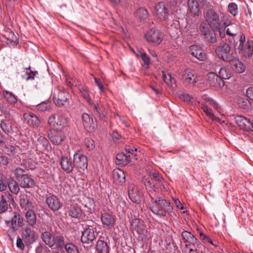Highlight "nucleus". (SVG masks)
Returning a JSON list of instances; mask_svg holds the SVG:
<instances>
[{"label": "nucleus", "mask_w": 253, "mask_h": 253, "mask_svg": "<svg viewBox=\"0 0 253 253\" xmlns=\"http://www.w3.org/2000/svg\"><path fill=\"white\" fill-rule=\"evenodd\" d=\"M46 202L49 208L54 211L58 210L61 207L60 201L54 195L47 197Z\"/></svg>", "instance_id": "5701e85b"}, {"label": "nucleus", "mask_w": 253, "mask_h": 253, "mask_svg": "<svg viewBox=\"0 0 253 253\" xmlns=\"http://www.w3.org/2000/svg\"><path fill=\"white\" fill-rule=\"evenodd\" d=\"M246 94L247 97L253 101V87H250L247 89Z\"/></svg>", "instance_id": "69168bd1"}, {"label": "nucleus", "mask_w": 253, "mask_h": 253, "mask_svg": "<svg viewBox=\"0 0 253 253\" xmlns=\"http://www.w3.org/2000/svg\"><path fill=\"white\" fill-rule=\"evenodd\" d=\"M80 91L83 97L87 100L90 105L92 106L94 110L96 111L97 113L100 115L101 112V108H99L98 106L94 105L91 101L88 90L85 88L82 87L80 88Z\"/></svg>", "instance_id": "a878e982"}, {"label": "nucleus", "mask_w": 253, "mask_h": 253, "mask_svg": "<svg viewBox=\"0 0 253 253\" xmlns=\"http://www.w3.org/2000/svg\"><path fill=\"white\" fill-rule=\"evenodd\" d=\"M131 225L133 228L137 231L138 233H141V231L143 228V225L142 221L138 219H134L132 221Z\"/></svg>", "instance_id": "49530a36"}, {"label": "nucleus", "mask_w": 253, "mask_h": 253, "mask_svg": "<svg viewBox=\"0 0 253 253\" xmlns=\"http://www.w3.org/2000/svg\"><path fill=\"white\" fill-rule=\"evenodd\" d=\"M149 195L151 198L150 208L153 213L165 216L167 212L172 211V207L170 203L165 199H161L156 191L154 190Z\"/></svg>", "instance_id": "f257e3e1"}, {"label": "nucleus", "mask_w": 253, "mask_h": 253, "mask_svg": "<svg viewBox=\"0 0 253 253\" xmlns=\"http://www.w3.org/2000/svg\"><path fill=\"white\" fill-rule=\"evenodd\" d=\"M20 186L22 188H29L33 187L35 185L34 180L31 176L26 174L18 180Z\"/></svg>", "instance_id": "4be33fe9"}, {"label": "nucleus", "mask_w": 253, "mask_h": 253, "mask_svg": "<svg viewBox=\"0 0 253 253\" xmlns=\"http://www.w3.org/2000/svg\"><path fill=\"white\" fill-rule=\"evenodd\" d=\"M208 82L211 86L215 87H221L224 85L223 80L213 72H210L208 74Z\"/></svg>", "instance_id": "2eb2a0df"}, {"label": "nucleus", "mask_w": 253, "mask_h": 253, "mask_svg": "<svg viewBox=\"0 0 253 253\" xmlns=\"http://www.w3.org/2000/svg\"><path fill=\"white\" fill-rule=\"evenodd\" d=\"M146 40L151 42L157 44L160 43L162 41V35L159 32L151 29L147 32L145 36Z\"/></svg>", "instance_id": "dca6fc26"}, {"label": "nucleus", "mask_w": 253, "mask_h": 253, "mask_svg": "<svg viewBox=\"0 0 253 253\" xmlns=\"http://www.w3.org/2000/svg\"><path fill=\"white\" fill-rule=\"evenodd\" d=\"M162 78L165 83L169 87H171L172 84L175 82V80L172 78L170 74H168L167 75L164 71L162 72Z\"/></svg>", "instance_id": "79ce46f5"}, {"label": "nucleus", "mask_w": 253, "mask_h": 253, "mask_svg": "<svg viewBox=\"0 0 253 253\" xmlns=\"http://www.w3.org/2000/svg\"><path fill=\"white\" fill-rule=\"evenodd\" d=\"M65 248L68 253H79L77 247L72 243L67 244Z\"/></svg>", "instance_id": "6e6d98bb"}, {"label": "nucleus", "mask_w": 253, "mask_h": 253, "mask_svg": "<svg viewBox=\"0 0 253 253\" xmlns=\"http://www.w3.org/2000/svg\"><path fill=\"white\" fill-rule=\"evenodd\" d=\"M3 151L5 153L9 155H13L20 152V149L18 146L6 145L4 147Z\"/></svg>", "instance_id": "4c0bfd02"}, {"label": "nucleus", "mask_w": 253, "mask_h": 253, "mask_svg": "<svg viewBox=\"0 0 253 253\" xmlns=\"http://www.w3.org/2000/svg\"><path fill=\"white\" fill-rule=\"evenodd\" d=\"M42 240L49 247L54 245V240L50 233L47 231L43 232L41 235Z\"/></svg>", "instance_id": "c756f323"}, {"label": "nucleus", "mask_w": 253, "mask_h": 253, "mask_svg": "<svg viewBox=\"0 0 253 253\" xmlns=\"http://www.w3.org/2000/svg\"><path fill=\"white\" fill-rule=\"evenodd\" d=\"M139 53L140 56L144 62V64L148 65L150 62L149 58L147 57L145 53L140 52Z\"/></svg>", "instance_id": "0e129e2a"}, {"label": "nucleus", "mask_w": 253, "mask_h": 253, "mask_svg": "<svg viewBox=\"0 0 253 253\" xmlns=\"http://www.w3.org/2000/svg\"><path fill=\"white\" fill-rule=\"evenodd\" d=\"M200 29L208 41L212 43L216 42L215 34L209 29L206 23H202L200 26Z\"/></svg>", "instance_id": "f3484780"}, {"label": "nucleus", "mask_w": 253, "mask_h": 253, "mask_svg": "<svg viewBox=\"0 0 253 253\" xmlns=\"http://www.w3.org/2000/svg\"><path fill=\"white\" fill-rule=\"evenodd\" d=\"M26 172V169H23L20 168H17L15 169L14 171V174L17 181L19 180L21 177L27 174Z\"/></svg>", "instance_id": "8fccbe9b"}, {"label": "nucleus", "mask_w": 253, "mask_h": 253, "mask_svg": "<svg viewBox=\"0 0 253 253\" xmlns=\"http://www.w3.org/2000/svg\"><path fill=\"white\" fill-rule=\"evenodd\" d=\"M68 118L63 113H57L51 115L48 120V124L52 129L56 131H61L66 126Z\"/></svg>", "instance_id": "f03ea898"}, {"label": "nucleus", "mask_w": 253, "mask_h": 253, "mask_svg": "<svg viewBox=\"0 0 253 253\" xmlns=\"http://www.w3.org/2000/svg\"><path fill=\"white\" fill-rule=\"evenodd\" d=\"M188 7L189 12L194 15H199V6L198 2L196 0H189Z\"/></svg>", "instance_id": "c85d7f7f"}, {"label": "nucleus", "mask_w": 253, "mask_h": 253, "mask_svg": "<svg viewBox=\"0 0 253 253\" xmlns=\"http://www.w3.org/2000/svg\"><path fill=\"white\" fill-rule=\"evenodd\" d=\"M23 119L28 125L34 127L38 126L40 125V121L38 117L32 113H25L23 115Z\"/></svg>", "instance_id": "a211bd4d"}, {"label": "nucleus", "mask_w": 253, "mask_h": 253, "mask_svg": "<svg viewBox=\"0 0 253 253\" xmlns=\"http://www.w3.org/2000/svg\"><path fill=\"white\" fill-rule=\"evenodd\" d=\"M238 49L245 57H250L253 53V41H248L245 42V37L242 35L239 41Z\"/></svg>", "instance_id": "0eeeda50"}, {"label": "nucleus", "mask_w": 253, "mask_h": 253, "mask_svg": "<svg viewBox=\"0 0 253 253\" xmlns=\"http://www.w3.org/2000/svg\"><path fill=\"white\" fill-rule=\"evenodd\" d=\"M96 250L98 253H108L109 248L106 243L98 240L96 244Z\"/></svg>", "instance_id": "58836bf2"}, {"label": "nucleus", "mask_w": 253, "mask_h": 253, "mask_svg": "<svg viewBox=\"0 0 253 253\" xmlns=\"http://www.w3.org/2000/svg\"><path fill=\"white\" fill-rule=\"evenodd\" d=\"M25 217L26 221L29 225L33 226L36 224V215L33 211H28L26 213Z\"/></svg>", "instance_id": "2f4dec72"}, {"label": "nucleus", "mask_w": 253, "mask_h": 253, "mask_svg": "<svg viewBox=\"0 0 253 253\" xmlns=\"http://www.w3.org/2000/svg\"><path fill=\"white\" fill-rule=\"evenodd\" d=\"M37 74V72H32L29 68L26 69V71L24 74L22 75V78L26 81H28L29 80H33L34 79L35 76Z\"/></svg>", "instance_id": "de8ad7c7"}, {"label": "nucleus", "mask_w": 253, "mask_h": 253, "mask_svg": "<svg viewBox=\"0 0 253 253\" xmlns=\"http://www.w3.org/2000/svg\"><path fill=\"white\" fill-rule=\"evenodd\" d=\"M223 24H221V27H222L221 31H224L226 27H228L230 25H232L230 20V17L228 15H223L222 18Z\"/></svg>", "instance_id": "864d4df0"}, {"label": "nucleus", "mask_w": 253, "mask_h": 253, "mask_svg": "<svg viewBox=\"0 0 253 253\" xmlns=\"http://www.w3.org/2000/svg\"><path fill=\"white\" fill-rule=\"evenodd\" d=\"M155 13L161 20H166L169 15V10L163 2H159L155 6Z\"/></svg>", "instance_id": "9d476101"}, {"label": "nucleus", "mask_w": 253, "mask_h": 253, "mask_svg": "<svg viewBox=\"0 0 253 253\" xmlns=\"http://www.w3.org/2000/svg\"><path fill=\"white\" fill-rule=\"evenodd\" d=\"M100 219L104 227L106 228H111L115 225V216L110 213L106 212L102 213Z\"/></svg>", "instance_id": "4468645a"}, {"label": "nucleus", "mask_w": 253, "mask_h": 253, "mask_svg": "<svg viewBox=\"0 0 253 253\" xmlns=\"http://www.w3.org/2000/svg\"><path fill=\"white\" fill-rule=\"evenodd\" d=\"M54 240V245L56 246L57 248H62L64 246V238L63 237L61 236H57Z\"/></svg>", "instance_id": "4d7b16f0"}, {"label": "nucleus", "mask_w": 253, "mask_h": 253, "mask_svg": "<svg viewBox=\"0 0 253 253\" xmlns=\"http://www.w3.org/2000/svg\"><path fill=\"white\" fill-rule=\"evenodd\" d=\"M0 127L5 132L9 133L12 131L11 125L8 120H2L1 121Z\"/></svg>", "instance_id": "c03bdc74"}, {"label": "nucleus", "mask_w": 253, "mask_h": 253, "mask_svg": "<svg viewBox=\"0 0 253 253\" xmlns=\"http://www.w3.org/2000/svg\"><path fill=\"white\" fill-rule=\"evenodd\" d=\"M143 181L145 184V185L147 189L148 190L149 194L151 193L152 192H154V190L156 191L155 189V187H160L161 189H163V187L164 189H166L165 187V183H163V184H162V183H159L158 182L157 178L154 179V180L153 181H151L150 179H149L148 178H146V177H144L143 178Z\"/></svg>", "instance_id": "ddd939ff"}, {"label": "nucleus", "mask_w": 253, "mask_h": 253, "mask_svg": "<svg viewBox=\"0 0 253 253\" xmlns=\"http://www.w3.org/2000/svg\"><path fill=\"white\" fill-rule=\"evenodd\" d=\"M219 77L222 80L223 79H228L231 77V73L226 68H222L219 70Z\"/></svg>", "instance_id": "09e8293b"}, {"label": "nucleus", "mask_w": 253, "mask_h": 253, "mask_svg": "<svg viewBox=\"0 0 253 253\" xmlns=\"http://www.w3.org/2000/svg\"><path fill=\"white\" fill-rule=\"evenodd\" d=\"M206 21L210 27L213 30L219 32L221 37H223L224 34L221 31V23H220L219 16L213 10H209L206 14Z\"/></svg>", "instance_id": "7ed1b4c3"}, {"label": "nucleus", "mask_w": 253, "mask_h": 253, "mask_svg": "<svg viewBox=\"0 0 253 253\" xmlns=\"http://www.w3.org/2000/svg\"><path fill=\"white\" fill-rule=\"evenodd\" d=\"M232 62L233 69L237 72L239 73H243L245 70V66L244 64L240 61L239 60L236 59L234 57Z\"/></svg>", "instance_id": "f704fd0d"}, {"label": "nucleus", "mask_w": 253, "mask_h": 253, "mask_svg": "<svg viewBox=\"0 0 253 253\" xmlns=\"http://www.w3.org/2000/svg\"><path fill=\"white\" fill-rule=\"evenodd\" d=\"M7 209V204L5 199L2 196L0 201V213L4 212Z\"/></svg>", "instance_id": "bf43d9fd"}, {"label": "nucleus", "mask_w": 253, "mask_h": 253, "mask_svg": "<svg viewBox=\"0 0 253 253\" xmlns=\"http://www.w3.org/2000/svg\"><path fill=\"white\" fill-rule=\"evenodd\" d=\"M22 238L27 245H31L36 241L37 236L34 230L27 227L22 233Z\"/></svg>", "instance_id": "1a4fd4ad"}, {"label": "nucleus", "mask_w": 253, "mask_h": 253, "mask_svg": "<svg viewBox=\"0 0 253 253\" xmlns=\"http://www.w3.org/2000/svg\"><path fill=\"white\" fill-rule=\"evenodd\" d=\"M238 31V26L236 24H232L227 28L226 34L229 36H234L236 35Z\"/></svg>", "instance_id": "a18cd8bd"}, {"label": "nucleus", "mask_w": 253, "mask_h": 253, "mask_svg": "<svg viewBox=\"0 0 253 253\" xmlns=\"http://www.w3.org/2000/svg\"><path fill=\"white\" fill-rule=\"evenodd\" d=\"M84 144L89 150H92L95 147L94 141L91 138H86L84 140Z\"/></svg>", "instance_id": "052dcab7"}, {"label": "nucleus", "mask_w": 253, "mask_h": 253, "mask_svg": "<svg viewBox=\"0 0 253 253\" xmlns=\"http://www.w3.org/2000/svg\"><path fill=\"white\" fill-rule=\"evenodd\" d=\"M82 124L85 129L88 132L93 131L97 127L96 124L91 116L87 113L82 115Z\"/></svg>", "instance_id": "6e6552de"}, {"label": "nucleus", "mask_w": 253, "mask_h": 253, "mask_svg": "<svg viewBox=\"0 0 253 253\" xmlns=\"http://www.w3.org/2000/svg\"><path fill=\"white\" fill-rule=\"evenodd\" d=\"M190 53L200 61H204L206 57V54L203 49L197 45H192L190 47Z\"/></svg>", "instance_id": "6ab92c4d"}, {"label": "nucleus", "mask_w": 253, "mask_h": 253, "mask_svg": "<svg viewBox=\"0 0 253 253\" xmlns=\"http://www.w3.org/2000/svg\"><path fill=\"white\" fill-rule=\"evenodd\" d=\"M182 79L185 83L189 84H194L197 82L196 76L188 69L183 71Z\"/></svg>", "instance_id": "aec40b11"}, {"label": "nucleus", "mask_w": 253, "mask_h": 253, "mask_svg": "<svg viewBox=\"0 0 253 253\" xmlns=\"http://www.w3.org/2000/svg\"><path fill=\"white\" fill-rule=\"evenodd\" d=\"M248 102V101L247 100H245L243 98H240L238 100V104L240 107L244 108L247 105Z\"/></svg>", "instance_id": "774afa93"}, {"label": "nucleus", "mask_w": 253, "mask_h": 253, "mask_svg": "<svg viewBox=\"0 0 253 253\" xmlns=\"http://www.w3.org/2000/svg\"><path fill=\"white\" fill-rule=\"evenodd\" d=\"M69 214L73 217L78 218L82 214V211L78 206L73 205L70 207Z\"/></svg>", "instance_id": "ea45409f"}, {"label": "nucleus", "mask_w": 253, "mask_h": 253, "mask_svg": "<svg viewBox=\"0 0 253 253\" xmlns=\"http://www.w3.org/2000/svg\"><path fill=\"white\" fill-rule=\"evenodd\" d=\"M202 109L203 110L204 112L208 116H209L210 118H211L212 120H214L215 121H217L220 124L224 123V121H220V120L216 117L211 109L209 108L207 105L203 104Z\"/></svg>", "instance_id": "e433bc0d"}, {"label": "nucleus", "mask_w": 253, "mask_h": 253, "mask_svg": "<svg viewBox=\"0 0 253 253\" xmlns=\"http://www.w3.org/2000/svg\"><path fill=\"white\" fill-rule=\"evenodd\" d=\"M235 121L237 125L243 130L253 131V126L252 122L244 117L239 116L235 118Z\"/></svg>", "instance_id": "f8f14e48"}, {"label": "nucleus", "mask_w": 253, "mask_h": 253, "mask_svg": "<svg viewBox=\"0 0 253 253\" xmlns=\"http://www.w3.org/2000/svg\"><path fill=\"white\" fill-rule=\"evenodd\" d=\"M30 198V195H28L26 194H21L20 196V204L21 206L25 208H30L31 206Z\"/></svg>", "instance_id": "72a5a7b5"}, {"label": "nucleus", "mask_w": 253, "mask_h": 253, "mask_svg": "<svg viewBox=\"0 0 253 253\" xmlns=\"http://www.w3.org/2000/svg\"><path fill=\"white\" fill-rule=\"evenodd\" d=\"M3 37L5 38L10 42H15L16 41V37L14 34L12 32H9L6 35H4Z\"/></svg>", "instance_id": "680f3d73"}, {"label": "nucleus", "mask_w": 253, "mask_h": 253, "mask_svg": "<svg viewBox=\"0 0 253 253\" xmlns=\"http://www.w3.org/2000/svg\"><path fill=\"white\" fill-rule=\"evenodd\" d=\"M6 184L5 183L4 176L0 175V191H2L6 189Z\"/></svg>", "instance_id": "e2e57ef3"}, {"label": "nucleus", "mask_w": 253, "mask_h": 253, "mask_svg": "<svg viewBox=\"0 0 253 253\" xmlns=\"http://www.w3.org/2000/svg\"><path fill=\"white\" fill-rule=\"evenodd\" d=\"M129 155L127 156L122 152L118 153L116 155V160L118 161V164L119 165H126L129 162Z\"/></svg>", "instance_id": "c9c22d12"}, {"label": "nucleus", "mask_w": 253, "mask_h": 253, "mask_svg": "<svg viewBox=\"0 0 253 253\" xmlns=\"http://www.w3.org/2000/svg\"><path fill=\"white\" fill-rule=\"evenodd\" d=\"M35 139L39 149L43 150L47 148L48 141L44 136H35Z\"/></svg>", "instance_id": "7c9ffc66"}, {"label": "nucleus", "mask_w": 253, "mask_h": 253, "mask_svg": "<svg viewBox=\"0 0 253 253\" xmlns=\"http://www.w3.org/2000/svg\"><path fill=\"white\" fill-rule=\"evenodd\" d=\"M149 179H150L151 181H153L154 179L157 178L158 182L162 183V184L163 183H166L164 179L160 175V174L157 172H150L149 177H147Z\"/></svg>", "instance_id": "3c124183"}, {"label": "nucleus", "mask_w": 253, "mask_h": 253, "mask_svg": "<svg viewBox=\"0 0 253 253\" xmlns=\"http://www.w3.org/2000/svg\"><path fill=\"white\" fill-rule=\"evenodd\" d=\"M113 178L114 182L117 184L124 183L126 176L124 171L119 169H114L113 171Z\"/></svg>", "instance_id": "393cba45"}, {"label": "nucleus", "mask_w": 253, "mask_h": 253, "mask_svg": "<svg viewBox=\"0 0 253 253\" xmlns=\"http://www.w3.org/2000/svg\"><path fill=\"white\" fill-rule=\"evenodd\" d=\"M51 103L49 101H44L36 106V108L40 111L49 110L51 108Z\"/></svg>", "instance_id": "37998d69"}, {"label": "nucleus", "mask_w": 253, "mask_h": 253, "mask_svg": "<svg viewBox=\"0 0 253 253\" xmlns=\"http://www.w3.org/2000/svg\"><path fill=\"white\" fill-rule=\"evenodd\" d=\"M228 9L230 13L233 16H236L238 14V7L235 3H230L228 5Z\"/></svg>", "instance_id": "13d9d810"}, {"label": "nucleus", "mask_w": 253, "mask_h": 253, "mask_svg": "<svg viewBox=\"0 0 253 253\" xmlns=\"http://www.w3.org/2000/svg\"><path fill=\"white\" fill-rule=\"evenodd\" d=\"M148 13L147 11L143 8L138 9L136 12V16L141 20H144L148 17Z\"/></svg>", "instance_id": "603ef678"}, {"label": "nucleus", "mask_w": 253, "mask_h": 253, "mask_svg": "<svg viewBox=\"0 0 253 253\" xmlns=\"http://www.w3.org/2000/svg\"><path fill=\"white\" fill-rule=\"evenodd\" d=\"M128 195L132 202L139 203L140 201L141 195L137 188L130 187L128 190Z\"/></svg>", "instance_id": "cd10ccee"}, {"label": "nucleus", "mask_w": 253, "mask_h": 253, "mask_svg": "<svg viewBox=\"0 0 253 253\" xmlns=\"http://www.w3.org/2000/svg\"><path fill=\"white\" fill-rule=\"evenodd\" d=\"M8 187L9 190L13 194H17L20 188L17 182L12 178H10L8 180Z\"/></svg>", "instance_id": "473e14b6"}, {"label": "nucleus", "mask_w": 253, "mask_h": 253, "mask_svg": "<svg viewBox=\"0 0 253 253\" xmlns=\"http://www.w3.org/2000/svg\"><path fill=\"white\" fill-rule=\"evenodd\" d=\"M95 239L94 232L92 229L87 228L84 230L82 233L81 241L82 243L89 244Z\"/></svg>", "instance_id": "412c9836"}, {"label": "nucleus", "mask_w": 253, "mask_h": 253, "mask_svg": "<svg viewBox=\"0 0 253 253\" xmlns=\"http://www.w3.org/2000/svg\"><path fill=\"white\" fill-rule=\"evenodd\" d=\"M3 94L7 100L10 103H15L16 102L17 99L15 95L11 92L8 91H4Z\"/></svg>", "instance_id": "5fc2aeb1"}, {"label": "nucleus", "mask_w": 253, "mask_h": 253, "mask_svg": "<svg viewBox=\"0 0 253 253\" xmlns=\"http://www.w3.org/2000/svg\"><path fill=\"white\" fill-rule=\"evenodd\" d=\"M6 225L9 228L10 232L15 233L24 225V219L19 213L13 211L11 216L8 220L5 221Z\"/></svg>", "instance_id": "39448f33"}, {"label": "nucleus", "mask_w": 253, "mask_h": 253, "mask_svg": "<svg viewBox=\"0 0 253 253\" xmlns=\"http://www.w3.org/2000/svg\"><path fill=\"white\" fill-rule=\"evenodd\" d=\"M60 164L62 168L67 172L72 171L74 167L71 158L68 157H63Z\"/></svg>", "instance_id": "b1692460"}, {"label": "nucleus", "mask_w": 253, "mask_h": 253, "mask_svg": "<svg viewBox=\"0 0 253 253\" xmlns=\"http://www.w3.org/2000/svg\"><path fill=\"white\" fill-rule=\"evenodd\" d=\"M217 55L224 61L231 62L234 59L231 46L226 43L221 44L215 50Z\"/></svg>", "instance_id": "423d86ee"}, {"label": "nucleus", "mask_w": 253, "mask_h": 253, "mask_svg": "<svg viewBox=\"0 0 253 253\" xmlns=\"http://www.w3.org/2000/svg\"><path fill=\"white\" fill-rule=\"evenodd\" d=\"M70 95L65 89L61 87L55 88L53 92V99L55 104L62 106L69 102Z\"/></svg>", "instance_id": "20e7f679"}, {"label": "nucleus", "mask_w": 253, "mask_h": 253, "mask_svg": "<svg viewBox=\"0 0 253 253\" xmlns=\"http://www.w3.org/2000/svg\"><path fill=\"white\" fill-rule=\"evenodd\" d=\"M182 236L186 241L195 244L197 242L196 238L190 232L184 231L182 233Z\"/></svg>", "instance_id": "a19ab883"}, {"label": "nucleus", "mask_w": 253, "mask_h": 253, "mask_svg": "<svg viewBox=\"0 0 253 253\" xmlns=\"http://www.w3.org/2000/svg\"><path fill=\"white\" fill-rule=\"evenodd\" d=\"M48 137L53 143L56 145L60 144L65 138L62 133L56 131L49 133Z\"/></svg>", "instance_id": "bb28decb"}, {"label": "nucleus", "mask_w": 253, "mask_h": 253, "mask_svg": "<svg viewBox=\"0 0 253 253\" xmlns=\"http://www.w3.org/2000/svg\"><path fill=\"white\" fill-rule=\"evenodd\" d=\"M179 98L186 102H190L191 99V96L188 94H181L179 95Z\"/></svg>", "instance_id": "338daca9"}, {"label": "nucleus", "mask_w": 253, "mask_h": 253, "mask_svg": "<svg viewBox=\"0 0 253 253\" xmlns=\"http://www.w3.org/2000/svg\"><path fill=\"white\" fill-rule=\"evenodd\" d=\"M74 165L77 169H84L87 168V158L83 155L76 153L74 155Z\"/></svg>", "instance_id": "9b49d317"}]
</instances>
